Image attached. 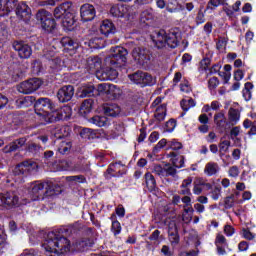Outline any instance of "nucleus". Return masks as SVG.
<instances>
[{
    "mask_svg": "<svg viewBox=\"0 0 256 256\" xmlns=\"http://www.w3.org/2000/svg\"><path fill=\"white\" fill-rule=\"evenodd\" d=\"M77 233H79V225L77 224L61 226L46 234L42 247L48 256H67L71 249V242L67 237L77 235Z\"/></svg>",
    "mask_w": 256,
    "mask_h": 256,
    "instance_id": "2",
    "label": "nucleus"
},
{
    "mask_svg": "<svg viewBox=\"0 0 256 256\" xmlns=\"http://www.w3.org/2000/svg\"><path fill=\"white\" fill-rule=\"evenodd\" d=\"M110 99H119L121 97V89L114 84H109L107 94Z\"/></svg>",
    "mask_w": 256,
    "mask_h": 256,
    "instance_id": "40",
    "label": "nucleus"
},
{
    "mask_svg": "<svg viewBox=\"0 0 256 256\" xmlns=\"http://www.w3.org/2000/svg\"><path fill=\"white\" fill-rule=\"evenodd\" d=\"M37 162L33 160H25L19 164H17L14 168V175H31L37 171Z\"/></svg>",
    "mask_w": 256,
    "mask_h": 256,
    "instance_id": "9",
    "label": "nucleus"
},
{
    "mask_svg": "<svg viewBox=\"0 0 256 256\" xmlns=\"http://www.w3.org/2000/svg\"><path fill=\"white\" fill-rule=\"evenodd\" d=\"M36 20L46 33H54L55 29H57V22L53 18V14L45 9H41L36 13Z\"/></svg>",
    "mask_w": 256,
    "mask_h": 256,
    "instance_id": "5",
    "label": "nucleus"
},
{
    "mask_svg": "<svg viewBox=\"0 0 256 256\" xmlns=\"http://www.w3.org/2000/svg\"><path fill=\"white\" fill-rule=\"evenodd\" d=\"M132 57L142 67H147L151 63V51L145 47H135L132 50Z\"/></svg>",
    "mask_w": 256,
    "mask_h": 256,
    "instance_id": "8",
    "label": "nucleus"
},
{
    "mask_svg": "<svg viewBox=\"0 0 256 256\" xmlns=\"http://www.w3.org/2000/svg\"><path fill=\"white\" fill-rule=\"evenodd\" d=\"M195 21H196L197 27H199V25H203V23H205V14H203V12L201 10L197 13Z\"/></svg>",
    "mask_w": 256,
    "mask_h": 256,
    "instance_id": "64",
    "label": "nucleus"
},
{
    "mask_svg": "<svg viewBox=\"0 0 256 256\" xmlns=\"http://www.w3.org/2000/svg\"><path fill=\"white\" fill-rule=\"evenodd\" d=\"M91 123L97 127H105L107 125V117L105 116H94L91 118Z\"/></svg>",
    "mask_w": 256,
    "mask_h": 256,
    "instance_id": "47",
    "label": "nucleus"
},
{
    "mask_svg": "<svg viewBox=\"0 0 256 256\" xmlns=\"http://www.w3.org/2000/svg\"><path fill=\"white\" fill-rule=\"evenodd\" d=\"M251 89H253V83L246 82L244 84V89L242 90V95L245 101H251V97H252Z\"/></svg>",
    "mask_w": 256,
    "mask_h": 256,
    "instance_id": "44",
    "label": "nucleus"
},
{
    "mask_svg": "<svg viewBox=\"0 0 256 256\" xmlns=\"http://www.w3.org/2000/svg\"><path fill=\"white\" fill-rule=\"evenodd\" d=\"M110 14L112 17L123 18L129 17V8L127 5L117 4L110 8Z\"/></svg>",
    "mask_w": 256,
    "mask_h": 256,
    "instance_id": "21",
    "label": "nucleus"
},
{
    "mask_svg": "<svg viewBox=\"0 0 256 256\" xmlns=\"http://www.w3.org/2000/svg\"><path fill=\"white\" fill-rule=\"evenodd\" d=\"M25 145H27V137L18 138L7 146L8 150L6 152L13 153L15 151H19V149H21V147H25Z\"/></svg>",
    "mask_w": 256,
    "mask_h": 256,
    "instance_id": "29",
    "label": "nucleus"
},
{
    "mask_svg": "<svg viewBox=\"0 0 256 256\" xmlns=\"http://www.w3.org/2000/svg\"><path fill=\"white\" fill-rule=\"evenodd\" d=\"M211 193L213 201H218L219 197H221V186H215Z\"/></svg>",
    "mask_w": 256,
    "mask_h": 256,
    "instance_id": "60",
    "label": "nucleus"
},
{
    "mask_svg": "<svg viewBox=\"0 0 256 256\" xmlns=\"http://www.w3.org/2000/svg\"><path fill=\"white\" fill-rule=\"evenodd\" d=\"M117 165H121V161L110 163L108 165L106 171L104 172V179H106V181H111V179L115 178V167H117Z\"/></svg>",
    "mask_w": 256,
    "mask_h": 256,
    "instance_id": "36",
    "label": "nucleus"
},
{
    "mask_svg": "<svg viewBox=\"0 0 256 256\" xmlns=\"http://www.w3.org/2000/svg\"><path fill=\"white\" fill-rule=\"evenodd\" d=\"M173 233H179V228L177 227V223L175 221H170L168 224V235Z\"/></svg>",
    "mask_w": 256,
    "mask_h": 256,
    "instance_id": "59",
    "label": "nucleus"
},
{
    "mask_svg": "<svg viewBox=\"0 0 256 256\" xmlns=\"http://www.w3.org/2000/svg\"><path fill=\"white\" fill-rule=\"evenodd\" d=\"M25 151L31 155H39L41 151H43V146H41V143L37 142L35 139L30 140L26 144Z\"/></svg>",
    "mask_w": 256,
    "mask_h": 256,
    "instance_id": "26",
    "label": "nucleus"
},
{
    "mask_svg": "<svg viewBox=\"0 0 256 256\" xmlns=\"http://www.w3.org/2000/svg\"><path fill=\"white\" fill-rule=\"evenodd\" d=\"M204 173L208 177H213V175H217L219 173V165L215 162H209L206 164Z\"/></svg>",
    "mask_w": 256,
    "mask_h": 256,
    "instance_id": "37",
    "label": "nucleus"
},
{
    "mask_svg": "<svg viewBox=\"0 0 256 256\" xmlns=\"http://www.w3.org/2000/svg\"><path fill=\"white\" fill-rule=\"evenodd\" d=\"M12 48L18 53L20 59H29L33 55V48L24 41L15 40L12 43Z\"/></svg>",
    "mask_w": 256,
    "mask_h": 256,
    "instance_id": "12",
    "label": "nucleus"
},
{
    "mask_svg": "<svg viewBox=\"0 0 256 256\" xmlns=\"http://www.w3.org/2000/svg\"><path fill=\"white\" fill-rule=\"evenodd\" d=\"M177 175V169L169 164L164 167V177H175Z\"/></svg>",
    "mask_w": 256,
    "mask_h": 256,
    "instance_id": "51",
    "label": "nucleus"
},
{
    "mask_svg": "<svg viewBox=\"0 0 256 256\" xmlns=\"http://www.w3.org/2000/svg\"><path fill=\"white\" fill-rule=\"evenodd\" d=\"M52 135L58 141L69 136L68 132H65V129H56L52 132Z\"/></svg>",
    "mask_w": 256,
    "mask_h": 256,
    "instance_id": "52",
    "label": "nucleus"
},
{
    "mask_svg": "<svg viewBox=\"0 0 256 256\" xmlns=\"http://www.w3.org/2000/svg\"><path fill=\"white\" fill-rule=\"evenodd\" d=\"M49 187V182H35L31 188V195H34L33 201H39L41 195H45V190Z\"/></svg>",
    "mask_w": 256,
    "mask_h": 256,
    "instance_id": "19",
    "label": "nucleus"
},
{
    "mask_svg": "<svg viewBox=\"0 0 256 256\" xmlns=\"http://www.w3.org/2000/svg\"><path fill=\"white\" fill-rule=\"evenodd\" d=\"M219 84H220L219 78L214 76L208 80V89L210 91H214V89H217V87H219Z\"/></svg>",
    "mask_w": 256,
    "mask_h": 256,
    "instance_id": "53",
    "label": "nucleus"
},
{
    "mask_svg": "<svg viewBox=\"0 0 256 256\" xmlns=\"http://www.w3.org/2000/svg\"><path fill=\"white\" fill-rule=\"evenodd\" d=\"M63 67H65V62H63L61 58H54L49 61L48 77L50 79V83L60 79Z\"/></svg>",
    "mask_w": 256,
    "mask_h": 256,
    "instance_id": "7",
    "label": "nucleus"
},
{
    "mask_svg": "<svg viewBox=\"0 0 256 256\" xmlns=\"http://www.w3.org/2000/svg\"><path fill=\"white\" fill-rule=\"evenodd\" d=\"M146 187L150 193H153L155 189H157V180H155V176L151 172H146L144 175Z\"/></svg>",
    "mask_w": 256,
    "mask_h": 256,
    "instance_id": "32",
    "label": "nucleus"
},
{
    "mask_svg": "<svg viewBox=\"0 0 256 256\" xmlns=\"http://www.w3.org/2000/svg\"><path fill=\"white\" fill-rule=\"evenodd\" d=\"M75 13L70 12L62 19V28L66 33L75 31Z\"/></svg>",
    "mask_w": 256,
    "mask_h": 256,
    "instance_id": "23",
    "label": "nucleus"
},
{
    "mask_svg": "<svg viewBox=\"0 0 256 256\" xmlns=\"http://www.w3.org/2000/svg\"><path fill=\"white\" fill-rule=\"evenodd\" d=\"M128 78L130 79V81H132V83H135V85H138L142 88L153 87V85H155V79H153V76L141 70L129 74Z\"/></svg>",
    "mask_w": 256,
    "mask_h": 256,
    "instance_id": "6",
    "label": "nucleus"
},
{
    "mask_svg": "<svg viewBox=\"0 0 256 256\" xmlns=\"http://www.w3.org/2000/svg\"><path fill=\"white\" fill-rule=\"evenodd\" d=\"M111 53L104 59V65L110 67H125L127 64V55L129 52L126 48L121 46L112 47Z\"/></svg>",
    "mask_w": 256,
    "mask_h": 256,
    "instance_id": "4",
    "label": "nucleus"
},
{
    "mask_svg": "<svg viewBox=\"0 0 256 256\" xmlns=\"http://www.w3.org/2000/svg\"><path fill=\"white\" fill-rule=\"evenodd\" d=\"M155 19V11L153 8H148L140 14V21L141 23H144L148 27L151 26V23H153Z\"/></svg>",
    "mask_w": 256,
    "mask_h": 256,
    "instance_id": "28",
    "label": "nucleus"
},
{
    "mask_svg": "<svg viewBox=\"0 0 256 256\" xmlns=\"http://www.w3.org/2000/svg\"><path fill=\"white\" fill-rule=\"evenodd\" d=\"M13 11H15L17 18L20 19V21H24V23L31 21V8L27 3L16 0V6Z\"/></svg>",
    "mask_w": 256,
    "mask_h": 256,
    "instance_id": "11",
    "label": "nucleus"
},
{
    "mask_svg": "<svg viewBox=\"0 0 256 256\" xmlns=\"http://www.w3.org/2000/svg\"><path fill=\"white\" fill-rule=\"evenodd\" d=\"M103 109L106 117H119L121 113V107L117 104H107Z\"/></svg>",
    "mask_w": 256,
    "mask_h": 256,
    "instance_id": "31",
    "label": "nucleus"
},
{
    "mask_svg": "<svg viewBox=\"0 0 256 256\" xmlns=\"http://www.w3.org/2000/svg\"><path fill=\"white\" fill-rule=\"evenodd\" d=\"M11 249V244L7 242V234L5 230L0 232V252L7 253V251Z\"/></svg>",
    "mask_w": 256,
    "mask_h": 256,
    "instance_id": "38",
    "label": "nucleus"
},
{
    "mask_svg": "<svg viewBox=\"0 0 256 256\" xmlns=\"http://www.w3.org/2000/svg\"><path fill=\"white\" fill-rule=\"evenodd\" d=\"M12 81L17 83V81H21L23 79V72L21 70H15L12 75Z\"/></svg>",
    "mask_w": 256,
    "mask_h": 256,
    "instance_id": "61",
    "label": "nucleus"
},
{
    "mask_svg": "<svg viewBox=\"0 0 256 256\" xmlns=\"http://www.w3.org/2000/svg\"><path fill=\"white\" fill-rule=\"evenodd\" d=\"M167 116V104H161L156 108V112L154 113V118L156 121H165V117Z\"/></svg>",
    "mask_w": 256,
    "mask_h": 256,
    "instance_id": "35",
    "label": "nucleus"
},
{
    "mask_svg": "<svg viewBox=\"0 0 256 256\" xmlns=\"http://www.w3.org/2000/svg\"><path fill=\"white\" fill-rule=\"evenodd\" d=\"M169 149H172V151H179L183 149V144L177 139H172L171 141H168V147L166 148V151H169Z\"/></svg>",
    "mask_w": 256,
    "mask_h": 256,
    "instance_id": "49",
    "label": "nucleus"
},
{
    "mask_svg": "<svg viewBox=\"0 0 256 256\" xmlns=\"http://www.w3.org/2000/svg\"><path fill=\"white\" fill-rule=\"evenodd\" d=\"M64 51L70 55H75L77 49H79V42L71 37H63L60 41Z\"/></svg>",
    "mask_w": 256,
    "mask_h": 256,
    "instance_id": "17",
    "label": "nucleus"
},
{
    "mask_svg": "<svg viewBox=\"0 0 256 256\" xmlns=\"http://www.w3.org/2000/svg\"><path fill=\"white\" fill-rule=\"evenodd\" d=\"M167 133H173L175 131V128L177 127V120L171 118L169 121L165 124Z\"/></svg>",
    "mask_w": 256,
    "mask_h": 256,
    "instance_id": "54",
    "label": "nucleus"
},
{
    "mask_svg": "<svg viewBox=\"0 0 256 256\" xmlns=\"http://www.w3.org/2000/svg\"><path fill=\"white\" fill-rule=\"evenodd\" d=\"M41 87V80L38 78H31L27 81L20 83L17 86V91L22 93V95H31L35 93Z\"/></svg>",
    "mask_w": 256,
    "mask_h": 256,
    "instance_id": "10",
    "label": "nucleus"
},
{
    "mask_svg": "<svg viewBox=\"0 0 256 256\" xmlns=\"http://www.w3.org/2000/svg\"><path fill=\"white\" fill-rule=\"evenodd\" d=\"M96 94V88L93 85L85 86L82 88L80 92V97H95Z\"/></svg>",
    "mask_w": 256,
    "mask_h": 256,
    "instance_id": "41",
    "label": "nucleus"
},
{
    "mask_svg": "<svg viewBox=\"0 0 256 256\" xmlns=\"http://www.w3.org/2000/svg\"><path fill=\"white\" fill-rule=\"evenodd\" d=\"M95 245V240L93 238H80L76 240L74 247L76 250L83 252Z\"/></svg>",
    "mask_w": 256,
    "mask_h": 256,
    "instance_id": "24",
    "label": "nucleus"
},
{
    "mask_svg": "<svg viewBox=\"0 0 256 256\" xmlns=\"http://www.w3.org/2000/svg\"><path fill=\"white\" fill-rule=\"evenodd\" d=\"M72 11H73V8H71V3L64 2L54 9V17H55V19L63 20Z\"/></svg>",
    "mask_w": 256,
    "mask_h": 256,
    "instance_id": "20",
    "label": "nucleus"
},
{
    "mask_svg": "<svg viewBox=\"0 0 256 256\" xmlns=\"http://www.w3.org/2000/svg\"><path fill=\"white\" fill-rule=\"evenodd\" d=\"M214 123L219 133H225L227 131V127L229 126L227 117H225V112L221 111L216 113L214 115Z\"/></svg>",
    "mask_w": 256,
    "mask_h": 256,
    "instance_id": "18",
    "label": "nucleus"
},
{
    "mask_svg": "<svg viewBox=\"0 0 256 256\" xmlns=\"http://www.w3.org/2000/svg\"><path fill=\"white\" fill-rule=\"evenodd\" d=\"M63 193V189L58 184H53V182H48V187L44 192V197H57V195H61Z\"/></svg>",
    "mask_w": 256,
    "mask_h": 256,
    "instance_id": "27",
    "label": "nucleus"
},
{
    "mask_svg": "<svg viewBox=\"0 0 256 256\" xmlns=\"http://www.w3.org/2000/svg\"><path fill=\"white\" fill-rule=\"evenodd\" d=\"M17 5V0H5V4L3 6V0H0V18L6 17L9 15L11 11L15 9Z\"/></svg>",
    "mask_w": 256,
    "mask_h": 256,
    "instance_id": "25",
    "label": "nucleus"
},
{
    "mask_svg": "<svg viewBox=\"0 0 256 256\" xmlns=\"http://www.w3.org/2000/svg\"><path fill=\"white\" fill-rule=\"evenodd\" d=\"M110 231L111 233H113L114 237H117V235H121V231H123L121 222H119V220H113Z\"/></svg>",
    "mask_w": 256,
    "mask_h": 256,
    "instance_id": "46",
    "label": "nucleus"
},
{
    "mask_svg": "<svg viewBox=\"0 0 256 256\" xmlns=\"http://www.w3.org/2000/svg\"><path fill=\"white\" fill-rule=\"evenodd\" d=\"M119 68L106 65L100 72H97V77L100 81H113V79H117L119 76V72H117Z\"/></svg>",
    "mask_w": 256,
    "mask_h": 256,
    "instance_id": "16",
    "label": "nucleus"
},
{
    "mask_svg": "<svg viewBox=\"0 0 256 256\" xmlns=\"http://www.w3.org/2000/svg\"><path fill=\"white\" fill-rule=\"evenodd\" d=\"M227 47V39L225 37H221L217 42H216V49L218 51H223V49H226Z\"/></svg>",
    "mask_w": 256,
    "mask_h": 256,
    "instance_id": "58",
    "label": "nucleus"
},
{
    "mask_svg": "<svg viewBox=\"0 0 256 256\" xmlns=\"http://www.w3.org/2000/svg\"><path fill=\"white\" fill-rule=\"evenodd\" d=\"M66 181L69 183H87V178L84 175L67 176Z\"/></svg>",
    "mask_w": 256,
    "mask_h": 256,
    "instance_id": "50",
    "label": "nucleus"
},
{
    "mask_svg": "<svg viewBox=\"0 0 256 256\" xmlns=\"http://www.w3.org/2000/svg\"><path fill=\"white\" fill-rule=\"evenodd\" d=\"M155 47L163 49L169 47L176 49L181 41V33L176 28L166 31L165 29L156 30L150 35Z\"/></svg>",
    "mask_w": 256,
    "mask_h": 256,
    "instance_id": "3",
    "label": "nucleus"
},
{
    "mask_svg": "<svg viewBox=\"0 0 256 256\" xmlns=\"http://www.w3.org/2000/svg\"><path fill=\"white\" fill-rule=\"evenodd\" d=\"M166 147H169V141L167 139L162 138L153 148L152 155H157L161 151V149H164Z\"/></svg>",
    "mask_w": 256,
    "mask_h": 256,
    "instance_id": "45",
    "label": "nucleus"
},
{
    "mask_svg": "<svg viewBox=\"0 0 256 256\" xmlns=\"http://www.w3.org/2000/svg\"><path fill=\"white\" fill-rule=\"evenodd\" d=\"M75 95V86L73 85H64L58 89L56 97L59 103H69L73 96Z\"/></svg>",
    "mask_w": 256,
    "mask_h": 256,
    "instance_id": "13",
    "label": "nucleus"
},
{
    "mask_svg": "<svg viewBox=\"0 0 256 256\" xmlns=\"http://www.w3.org/2000/svg\"><path fill=\"white\" fill-rule=\"evenodd\" d=\"M181 3L182 0H168L166 9L169 11V13H175V11H183L185 8Z\"/></svg>",
    "mask_w": 256,
    "mask_h": 256,
    "instance_id": "34",
    "label": "nucleus"
},
{
    "mask_svg": "<svg viewBox=\"0 0 256 256\" xmlns=\"http://www.w3.org/2000/svg\"><path fill=\"white\" fill-rule=\"evenodd\" d=\"M229 147H231V141L224 140L220 142L219 144L220 153H227V151H229Z\"/></svg>",
    "mask_w": 256,
    "mask_h": 256,
    "instance_id": "57",
    "label": "nucleus"
},
{
    "mask_svg": "<svg viewBox=\"0 0 256 256\" xmlns=\"http://www.w3.org/2000/svg\"><path fill=\"white\" fill-rule=\"evenodd\" d=\"M235 196L230 195L224 199V207L225 209H231L235 205Z\"/></svg>",
    "mask_w": 256,
    "mask_h": 256,
    "instance_id": "56",
    "label": "nucleus"
},
{
    "mask_svg": "<svg viewBox=\"0 0 256 256\" xmlns=\"http://www.w3.org/2000/svg\"><path fill=\"white\" fill-rule=\"evenodd\" d=\"M209 73L207 74V77L209 75H216V73H219L221 71V65L220 64H213L212 67L208 68Z\"/></svg>",
    "mask_w": 256,
    "mask_h": 256,
    "instance_id": "62",
    "label": "nucleus"
},
{
    "mask_svg": "<svg viewBox=\"0 0 256 256\" xmlns=\"http://www.w3.org/2000/svg\"><path fill=\"white\" fill-rule=\"evenodd\" d=\"M201 67H203L204 71L209 70V65H211V58L205 56L201 61H200Z\"/></svg>",
    "mask_w": 256,
    "mask_h": 256,
    "instance_id": "63",
    "label": "nucleus"
},
{
    "mask_svg": "<svg viewBox=\"0 0 256 256\" xmlns=\"http://www.w3.org/2000/svg\"><path fill=\"white\" fill-rule=\"evenodd\" d=\"M80 17L83 23H89V21H93L95 17H97V10L93 4H83L80 7Z\"/></svg>",
    "mask_w": 256,
    "mask_h": 256,
    "instance_id": "15",
    "label": "nucleus"
},
{
    "mask_svg": "<svg viewBox=\"0 0 256 256\" xmlns=\"http://www.w3.org/2000/svg\"><path fill=\"white\" fill-rule=\"evenodd\" d=\"M15 103L19 109L31 107L34 103V111L38 117H41V121H44L43 125L57 123V121H67L71 118V113L73 112L71 106L65 105L59 108L57 104L48 97L35 99L34 96H25L18 98Z\"/></svg>",
    "mask_w": 256,
    "mask_h": 256,
    "instance_id": "1",
    "label": "nucleus"
},
{
    "mask_svg": "<svg viewBox=\"0 0 256 256\" xmlns=\"http://www.w3.org/2000/svg\"><path fill=\"white\" fill-rule=\"evenodd\" d=\"M80 137L82 139H88L89 141H91V139H95V137H97V133H95V130L91 128H83L80 131Z\"/></svg>",
    "mask_w": 256,
    "mask_h": 256,
    "instance_id": "43",
    "label": "nucleus"
},
{
    "mask_svg": "<svg viewBox=\"0 0 256 256\" xmlns=\"http://www.w3.org/2000/svg\"><path fill=\"white\" fill-rule=\"evenodd\" d=\"M219 5H229V4L223 3L221 0H209L205 11H210V13H211V11H215V9H217V7H219Z\"/></svg>",
    "mask_w": 256,
    "mask_h": 256,
    "instance_id": "48",
    "label": "nucleus"
},
{
    "mask_svg": "<svg viewBox=\"0 0 256 256\" xmlns=\"http://www.w3.org/2000/svg\"><path fill=\"white\" fill-rule=\"evenodd\" d=\"M73 149V142L65 139L62 140L57 147V154L59 155H69Z\"/></svg>",
    "mask_w": 256,
    "mask_h": 256,
    "instance_id": "30",
    "label": "nucleus"
},
{
    "mask_svg": "<svg viewBox=\"0 0 256 256\" xmlns=\"http://www.w3.org/2000/svg\"><path fill=\"white\" fill-rule=\"evenodd\" d=\"M168 239L172 246L179 245V242L181 241V237L179 236V232L168 234Z\"/></svg>",
    "mask_w": 256,
    "mask_h": 256,
    "instance_id": "55",
    "label": "nucleus"
},
{
    "mask_svg": "<svg viewBox=\"0 0 256 256\" xmlns=\"http://www.w3.org/2000/svg\"><path fill=\"white\" fill-rule=\"evenodd\" d=\"M101 63H102L101 58H99L98 56H95L94 58H91L88 61L89 68L96 71V75H97V73L101 72V71H99L101 69Z\"/></svg>",
    "mask_w": 256,
    "mask_h": 256,
    "instance_id": "42",
    "label": "nucleus"
},
{
    "mask_svg": "<svg viewBox=\"0 0 256 256\" xmlns=\"http://www.w3.org/2000/svg\"><path fill=\"white\" fill-rule=\"evenodd\" d=\"M228 119L231 125H237V123H239V120L241 119V112H239L235 108H230L228 111Z\"/></svg>",
    "mask_w": 256,
    "mask_h": 256,
    "instance_id": "39",
    "label": "nucleus"
},
{
    "mask_svg": "<svg viewBox=\"0 0 256 256\" xmlns=\"http://www.w3.org/2000/svg\"><path fill=\"white\" fill-rule=\"evenodd\" d=\"M93 111V99H86L80 106V114L82 117H87Z\"/></svg>",
    "mask_w": 256,
    "mask_h": 256,
    "instance_id": "33",
    "label": "nucleus"
},
{
    "mask_svg": "<svg viewBox=\"0 0 256 256\" xmlns=\"http://www.w3.org/2000/svg\"><path fill=\"white\" fill-rule=\"evenodd\" d=\"M19 196L13 191L0 193V207H17Z\"/></svg>",
    "mask_w": 256,
    "mask_h": 256,
    "instance_id": "14",
    "label": "nucleus"
},
{
    "mask_svg": "<svg viewBox=\"0 0 256 256\" xmlns=\"http://www.w3.org/2000/svg\"><path fill=\"white\" fill-rule=\"evenodd\" d=\"M100 33L105 37H109L110 35H115L117 33V28L115 24L111 20H103L100 25Z\"/></svg>",
    "mask_w": 256,
    "mask_h": 256,
    "instance_id": "22",
    "label": "nucleus"
}]
</instances>
